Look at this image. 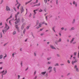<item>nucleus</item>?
<instances>
[{
	"label": "nucleus",
	"mask_w": 79,
	"mask_h": 79,
	"mask_svg": "<svg viewBox=\"0 0 79 79\" xmlns=\"http://www.w3.org/2000/svg\"><path fill=\"white\" fill-rule=\"evenodd\" d=\"M19 13H20L19 12H17V14H16L15 15V21H16V20H17V16H18V15H19Z\"/></svg>",
	"instance_id": "obj_2"
},
{
	"label": "nucleus",
	"mask_w": 79,
	"mask_h": 79,
	"mask_svg": "<svg viewBox=\"0 0 79 79\" xmlns=\"http://www.w3.org/2000/svg\"><path fill=\"white\" fill-rule=\"evenodd\" d=\"M31 16H32V14H31V13H30V14L29 15V17H31Z\"/></svg>",
	"instance_id": "obj_45"
},
{
	"label": "nucleus",
	"mask_w": 79,
	"mask_h": 79,
	"mask_svg": "<svg viewBox=\"0 0 79 79\" xmlns=\"http://www.w3.org/2000/svg\"><path fill=\"white\" fill-rule=\"evenodd\" d=\"M41 26H38V27H37L36 28V29H39V28H40V27H41Z\"/></svg>",
	"instance_id": "obj_42"
},
{
	"label": "nucleus",
	"mask_w": 79,
	"mask_h": 79,
	"mask_svg": "<svg viewBox=\"0 0 79 79\" xmlns=\"http://www.w3.org/2000/svg\"><path fill=\"white\" fill-rule=\"evenodd\" d=\"M31 1H29L28 2H25V5H27V4H28V3H30Z\"/></svg>",
	"instance_id": "obj_18"
},
{
	"label": "nucleus",
	"mask_w": 79,
	"mask_h": 79,
	"mask_svg": "<svg viewBox=\"0 0 79 79\" xmlns=\"http://www.w3.org/2000/svg\"><path fill=\"white\" fill-rule=\"evenodd\" d=\"M2 25V22H1L0 23V26Z\"/></svg>",
	"instance_id": "obj_58"
},
{
	"label": "nucleus",
	"mask_w": 79,
	"mask_h": 79,
	"mask_svg": "<svg viewBox=\"0 0 79 79\" xmlns=\"http://www.w3.org/2000/svg\"><path fill=\"white\" fill-rule=\"evenodd\" d=\"M37 78V76H36L34 78V79H36Z\"/></svg>",
	"instance_id": "obj_63"
},
{
	"label": "nucleus",
	"mask_w": 79,
	"mask_h": 79,
	"mask_svg": "<svg viewBox=\"0 0 79 79\" xmlns=\"http://www.w3.org/2000/svg\"><path fill=\"white\" fill-rule=\"evenodd\" d=\"M16 34V31H14L13 33V35H15V34Z\"/></svg>",
	"instance_id": "obj_32"
},
{
	"label": "nucleus",
	"mask_w": 79,
	"mask_h": 79,
	"mask_svg": "<svg viewBox=\"0 0 79 79\" xmlns=\"http://www.w3.org/2000/svg\"><path fill=\"white\" fill-rule=\"evenodd\" d=\"M29 26H28L27 27L26 29H29Z\"/></svg>",
	"instance_id": "obj_41"
},
{
	"label": "nucleus",
	"mask_w": 79,
	"mask_h": 79,
	"mask_svg": "<svg viewBox=\"0 0 79 79\" xmlns=\"http://www.w3.org/2000/svg\"><path fill=\"white\" fill-rule=\"evenodd\" d=\"M50 47L52 49H55V47H53L52 45H50Z\"/></svg>",
	"instance_id": "obj_12"
},
{
	"label": "nucleus",
	"mask_w": 79,
	"mask_h": 79,
	"mask_svg": "<svg viewBox=\"0 0 79 79\" xmlns=\"http://www.w3.org/2000/svg\"><path fill=\"white\" fill-rule=\"evenodd\" d=\"M35 15H34V14L33 15V18H35Z\"/></svg>",
	"instance_id": "obj_61"
},
{
	"label": "nucleus",
	"mask_w": 79,
	"mask_h": 79,
	"mask_svg": "<svg viewBox=\"0 0 79 79\" xmlns=\"http://www.w3.org/2000/svg\"><path fill=\"white\" fill-rule=\"evenodd\" d=\"M57 56H58L59 57L60 56L59 54H57Z\"/></svg>",
	"instance_id": "obj_56"
},
{
	"label": "nucleus",
	"mask_w": 79,
	"mask_h": 79,
	"mask_svg": "<svg viewBox=\"0 0 79 79\" xmlns=\"http://www.w3.org/2000/svg\"><path fill=\"white\" fill-rule=\"evenodd\" d=\"M25 32H26V29H24L23 31V34H24V33H25Z\"/></svg>",
	"instance_id": "obj_29"
},
{
	"label": "nucleus",
	"mask_w": 79,
	"mask_h": 79,
	"mask_svg": "<svg viewBox=\"0 0 79 79\" xmlns=\"http://www.w3.org/2000/svg\"><path fill=\"white\" fill-rule=\"evenodd\" d=\"M48 64H51V62H48Z\"/></svg>",
	"instance_id": "obj_49"
},
{
	"label": "nucleus",
	"mask_w": 79,
	"mask_h": 79,
	"mask_svg": "<svg viewBox=\"0 0 79 79\" xmlns=\"http://www.w3.org/2000/svg\"><path fill=\"white\" fill-rule=\"evenodd\" d=\"M41 25H42V23H39V26H41Z\"/></svg>",
	"instance_id": "obj_40"
},
{
	"label": "nucleus",
	"mask_w": 79,
	"mask_h": 79,
	"mask_svg": "<svg viewBox=\"0 0 79 79\" xmlns=\"http://www.w3.org/2000/svg\"><path fill=\"white\" fill-rule=\"evenodd\" d=\"M6 56H7L6 54L5 56H4L3 59H5V58H6Z\"/></svg>",
	"instance_id": "obj_38"
},
{
	"label": "nucleus",
	"mask_w": 79,
	"mask_h": 79,
	"mask_svg": "<svg viewBox=\"0 0 79 79\" xmlns=\"http://www.w3.org/2000/svg\"><path fill=\"white\" fill-rule=\"evenodd\" d=\"M0 35H1V38H2V32L0 33Z\"/></svg>",
	"instance_id": "obj_26"
},
{
	"label": "nucleus",
	"mask_w": 79,
	"mask_h": 79,
	"mask_svg": "<svg viewBox=\"0 0 79 79\" xmlns=\"http://www.w3.org/2000/svg\"><path fill=\"white\" fill-rule=\"evenodd\" d=\"M9 23L10 24V25H12V24H11V20H10L9 22Z\"/></svg>",
	"instance_id": "obj_27"
},
{
	"label": "nucleus",
	"mask_w": 79,
	"mask_h": 79,
	"mask_svg": "<svg viewBox=\"0 0 79 79\" xmlns=\"http://www.w3.org/2000/svg\"><path fill=\"white\" fill-rule=\"evenodd\" d=\"M51 58H52V57H50L49 58H48L47 60H50V59H51Z\"/></svg>",
	"instance_id": "obj_30"
},
{
	"label": "nucleus",
	"mask_w": 79,
	"mask_h": 79,
	"mask_svg": "<svg viewBox=\"0 0 79 79\" xmlns=\"http://www.w3.org/2000/svg\"><path fill=\"white\" fill-rule=\"evenodd\" d=\"M76 71L78 72L79 71V69H78V68L76 69Z\"/></svg>",
	"instance_id": "obj_43"
},
{
	"label": "nucleus",
	"mask_w": 79,
	"mask_h": 79,
	"mask_svg": "<svg viewBox=\"0 0 79 79\" xmlns=\"http://www.w3.org/2000/svg\"><path fill=\"white\" fill-rule=\"evenodd\" d=\"M40 3H39V4H36L34 5V6H40Z\"/></svg>",
	"instance_id": "obj_11"
},
{
	"label": "nucleus",
	"mask_w": 79,
	"mask_h": 79,
	"mask_svg": "<svg viewBox=\"0 0 79 79\" xmlns=\"http://www.w3.org/2000/svg\"><path fill=\"white\" fill-rule=\"evenodd\" d=\"M41 74H42V75H45V74H46V72H41Z\"/></svg>",
	"instance_id": "obj_13"
},
{
	"label": "nucleus",
	"mask_w": 79,
	"mask_h": 79,
	"mask_svg": "<svg viewBox=\"0 0 79 79\" xmlns=\"http://www.w3.org/2000/svg\"><path fill=\"white\" fill-rule=\"evenodd\" d=\"M56 3L58 5V0H56Z\"/></svg>",
	"instance_id": "obj_60"
},
{
	"label": "nucleus",
	"mask_w": 79,
	"mask_h": 79,
	"mask_svg": "<svg viewBox=\"0 0 79 79\" xmlns=\"http://www.w3.org/2000/svg\"><path fill=\"white\" fill-rule=\"evenodd\" d=\"M70 74V73H69L67 75V76H69Z\"/></svg>",
	"instance_id": "obj_64"
},
{
	"label": "nucleus",
	"mask_w": 79,
	"mask_h": 79,
	"mask_svg": "<svg viewBox=\"0 0 79 79\" xmlns=\"http://www.w3.org/2000/svg\"><path fill=\"white\" fill-rule=\"evenodd\" d=\"M55 28L54 27H52V29L53 31H54V32H56V31H55V29H54Z\"/></svg>",
	"instance_id": "obj_31"
},
{
	"label": "nucleus",
	"mask_w": 79,
	"mask_h": 79,
	"mask_svg": "<svg viewBox=\"0 0 79 79\" xmlns=\"http://www.w3.org/2000/svg\"><path fill=\"white\" fill-rule=\"evenodd\" d=\"M78 58H79V51L78 52Z\"/></svg>",
	"instance_id": "obj_50"
},
{
	"label": "nucleus",
	"mask_w": 79,
	"mask_h": 79,
	"mask_svg": "<svg viewBox=\"0 0 79 79\" xmlns=\"http://www.w3.org/2000/svg\"><path fill=\"white\" fill-rule=\"evenodd\" d=\"M75 23V19H74L72 22V23Z\"/></svg>",
	"instance_id": "obj_33"
},
{
	"label": "nucleus",
	"mask_w": 79,
	"mask_h": 79,
	"mask_svg": "<svg viewBox=\"0 0 79 79\" xmlns=\"http://www.w3.org/2000/svg\"><path fill=\"white\" fill-rule=\"evenodd\" d=\"M44 2L45 3H47V0H44Z\"/></svg>",
	"instance_id": "obj_37"
},
{
	"label": "nucleus",
	"mask_w": 79,
	"mask_h": 79,
	"mask_svg": "<svg viewBox=\"0 0 79 79\" xmlns=\"http://www.w3.org/2000/svg\"><path fill=\"white\" fill-rule=\"evenodd\" d=\"M24 21V19L22 18V22H23Z\"/></svg>",
	"instance_id": "obj_46"
},
{
	"label": "nucleus",
	"mask_w": 79,
	"mask_h": 79,
	"mask_svg": "<svg viewBox=\"0 0 79 79\" xmlns=\"http://www.w3.org/2000/svg\"><path fill=\"white\" fill-rule=\"evenodd\" d=\"M6 73H7V71L6 70L5 72L2 74V78H3V75H5Z\"/></svg>",
	"instance_id": "obj_7"
},
{
	"label": "nucleus",
	"mask_w": 79,
	"mask_h": 79,
	"mask_svg": "<svg viewBox=\"0 0 79 79\" xmlns=\"http://www.w3.org/2000/svg\"><path fill=\"white\" fill-rule=\"evenodd\" d=\"M7 44V43H5V44H4L3 46H5V45H6Z\"/></svg>",
	"instance_id": "obj_59"
},
{
	"label": "nucleus",
	"mask_w": 79,
	"mask_h": 79,
	"mask_svg": "<svg viewBox=\"0 0 79 79\" xmlns=\"http://www.w3.org/2000/svg\"><path fill=\"white\" fill-rule=\"evenodd\" d=\"M26 24V23H23V25H22V27H21V29L22 30H23V29H24V26H25V25Z\"/></svg>",
	"instance_id": "obj_8"
},
{
	"label": "nucleus",
	"mask_w": 79,
	"mask_h": 79,
	"mask_svg": "<svg viewBox=\"0 0 79 79\" xmlns=\"http://www.w3.org/2000/svg\"><path fill=\"white\" fill-rule=\"evenodd\" d=\"M74 38H72L71 41H70V44H72V43H73V42L74 41Z\"/></svg>",
	"instance_id": "obj_14"
},
{
	"label": "nucleus",
	"mask_w": 79,
	"mask_h": 79,
	"mask_svg": "<svg viewBox=\"0 0 79 79\" xmlns=\"http://www.w3.org/2000/svg\"><path fill=\"white\" fill-rule=\"evenodd\" d=\"M36 74V71H35V72L34 73V74L35 75Z\"/></svg>",
	"instance_id": "obj_54"
},
{
	"label": "nucleus",
	"mask_w": 79,
	"mask_h": 79,
	"mask_svg": "<svg viewBox=\"0 0 79 79\" xmlns=\"http://www.w3.org/2000/svg\"><path fill=\"white\" fill-rule=\"evenodd\" d=\"M52 69V67H49L48 68V69Z\"/></svg>",
	"instance_id": "obj_35"
},
{
	"label": "nucleus",
	"mask_w": 79,
	"mask_h": 79,
	"mask_svg": "<svg viewBox=\"0 0 79 79\" xmlns=\"http://www.w3.org/2000/svg\"><path fill=\"white\" fill-rule=\"evenodd\" d=\"M53 70L54 71H55V73H56V68H55V67L54 68Z\"/></svg>",
	"instance_id": "obj_19"
},
{
	"label": "nucleus",
	"mask_w": 79,
	"mask_h": 79,
	"mask_svg": "<svg viewBox=\"0 0 79 79\" xmlns=\"http://www.w3.org/2000/svg\"><path fill=\"white\" fill-rule=\"evenodd\" d=\"M6 11H11V10L10 9V7L8 6H6Z\"/></svg>",
	"instance_id": "obj_5"
},
{
	"label": "nucleus",
	"mask_w": 79,
	"mask_h": 79,
	"mask_svg": "<svg viewBox=\"0 0 79 79\" xmlns=\"http://www.w3.org/2000/svg\"><path fill=\"white\" fill-rule=\"evenodd\" d=\"M15 27L16 29L17 30V31H18V32L19 31V27H18V25H15Z\"/></svg>",
	"instance_id": "obj_6"
},
{
	"label": "nucleus",
	"mask_w": 79,
	"mask_h": 79,
	"mask_svg": "<svg viewBox=\"0 0 79 79\" xmlns=\"http://www.w3.org/2000/svg\"><path fill=\"white\" fill-rule=\"evenodd\" d=\"M5 72V70H3V71L0 72V74H3Z\"/></svg>",
	"instance_id": "obj_21"
},
{
	"label": "nucleus",
	"mask_w": 79,
	"mask_h": 79,
	"mask_svg": "<svg viewBox=\"0 0 79 79\" xmlns=\"http://www.w3.org/2000/svg\"><path fill=\"white\" fill-rule=\"evenodd\" d=\"M3 58V55H1L0 56V59H2Z\"/></svg>",
	"instance_id": "obj_23"
},
{
	"label": "nucleus",
	"mask_w": 79,
	"mask_h": 79,
	"mask_svg": "<svg viewBox=\"0 0 79 79\" xmlns=\"http://www.w3.org/2000/svg\"><path fill=\"white\" fill-rule=\"evenodd\" d=\"M12 18V15H11L10 17H9V18H8L6 20V21L7 22H8V19H11Z\"/></svg>",
	"instance_id": "obj_9"
},
{
	"label": "nucleus",
	"mask_w": 79,
	"mask_h": 79,
	"mask_svg": "<svg viewBox=\"0 0 79 79\" xmlns=\"http://www.w3.org/2000/svg\"><path fill=\"white\" fill-rule=\"evenodd\" d=\"M67 63H70V61H69V60H68L67 61Z\"/></svg>",
	"instance_id": "obj_57"
},
{
	"label": "nucleus",
	"mask_w": 79,
	"mask_h": 79,
	"mask_svg": "<svg viewBox=\"0 0 79 79\" xmlns=\"http://www.w3.org/2000/svg\"><path fill=\"white\" fill-rule=\"evenodd\" d=\"M77 65H75V66H74V68L75 69H77Z\"/></svg>",
	"instance_id": "obj_34"
},
{
	"label": "nucleus",
	"mask_w": 79,
	"mask_h": 79,
	"mask_svg": "<svg viewBox=\"0 0 79 79\" xmlns=\"http://www.w3.org/2000/svg\"><path fill=\"white\" fill-rule=\"evenodd\" d=\"M7 27H8V25L6 23V26L4 29L2 30V31L3 32V34H5V32H7V31H8V29H10V27L8 26V28H7Z\"/></svg>",
	"instance_id": "obj_1"
},
{
	"label": "nucleus",
	"mask_w": 79,
	"mask_h": 79,
	"mask_svg": "<svg viewBox=\"0 0 79 79\" xmlns=\"http://www.w3.org/2000/svg\"><path fill=\"white\" fill-rule=\"evenodd\" d=\"M19 20H20V19H19V18H18L16 22H15V23L16 24H17L18 23H19Z\"/></svg>",
	"instance_id": "obj_4"
},
{
	"label": "nucleus",
	"mask_w": 79,
	"mask_h": 79,
	"mask_svg": "<svg viewBox=\"0 0 79 79\" xmlns=\"http://www.w3.org/2000/svg\"><path fill=\"white\" fill-rule=\"evenodd\" d=\"M61 30H64V28L63 27H62V28H61Z\"/></svg>",
	"instance_id": "obj_47"
},
{
	"label": "nucleus",
	"mask_w": 79,
	"mask_h": 79,
	"mask_svg": "<svg viewBox=\"0 0 79 79\" xmlns=\"http://www.w3.org/2000/svg\"><path fill=\"white\" fill-rule=\"evenodd\" d=\"M39 20H37L36 22V24L37 25H38V24H39Z\"/></svg>",
	"instance_id": "obj_28"
},
{
	"label": "nucleus",
	"mask_w": 79,
	"mask_h": 79,
	"mask_svg": "<svg viewBox=\"0 0 79 79\" xmlns=\"http://www.w3.org/2000/svg\"><path fill=\"white\" fill-rule=\"evenodd\" d=\"M14 10H15V11H16V8H15V7H14Z\"/></svg>",
	"instance_id": "obj_51"
},
{
	"label": "nucleus",
	"mask_w": 79,
	"mask_h": 79,
	"mask_svg": "<svg viewBox=\"0 0 79 79\" xmlns=\"http://www.w3.org/2000/svg\"><path fill=\"white\" fill-rule=\"evenodd\" d=\"M18 79H19L20 78V76H19V75H18Z\"/></svg>",
	"instance_id": "obj_53"
},
{
	"label": "nucleus",
	"mask_w": 79,
	"mask_h": 79,
	"mask_svg": "<svg viewBox=\"0 0 79 79\" xmlns=\"http://www.w3.org/2000/svg\"><path fill=\"white\" fill-rule=\"evenodd\" d=\"M75 3H76V2H75V1H73V5H75Z\"/></svg>",
	"instance_id": "obj_48"
},
{
	"label": "nucleus",
	"mask_w": 79,
	"mask_h": 79,
	"mask_svg": "<svg viewBox=\"0 0 79 79\" xmlns=\"http://www.w3.org/2000/svg\"><path fill=\"white\" fill-rule=\"evenodd\" d=\"M54 66H59L58 63H56L55 64Z\"/></svg>",
	"instance_id": "obj_20"
},
{
	"label": "nucleus",
	"mask_w": 79,
	"mask_h": 79,
	"mask_svg": "<svg viewBox=\"0 0 79 79\" xmlns=\"http://www.w3.org/2000/svg\"><path fill=\"white\" fill-rule=\"evenodd\" d=\"M21 13H22L23 12H24V9H23V7H21Z\"/></svg>",
	"instance_id": "obj_10"
},
{
	"label": "nucleus",
	"mask_w": 79,
	"mask_h": 79,
	"mask_svg": "<svg viewBox=\"0 0 79 79\" xmlns=\"http://www.w3.org/2000/svg\"><path fill=\"white\" fill-rule=\"evenodd\" d=\"M72 30H74V27H72L70 29V31H72Z\"/></svg>",
	"instance_id": "obj_17"
},
{
	"label": "nucleus",
	"mask_w": 79,
	"mask_h": 79,
	"mask_svg": "<svg viewBox=\"0 0 79 79\" xmlns=\"http://www.w3.org/2000/svg\"><path fill=\"white\" fill-rule=\"evenodd\" d=\"M33 12L34 13V15H35V14H36V13H37V12H35V10H33Z\"/></svg>",
	"instance_id": "obj_24"
},
{
	"label": "nucleus",
	"mask_w": 79,
	"mask_h": 79,
	"mask_svg": "<svg viewBox=\"0 0 79 79\" xmlns=\"http://www.w3.org/2000/svg\"><path fill=\"white\" fill-rule=\"evenodd\" d=\"M16 2L17 3V4H16L15 5V6H16V5H17L19 4V2H18V0H16Z\"/></svg>",
	"instance_id": "obj_16"
},
{
	"label": "nucleus",
	"mask_w": 79,
	"mask_h": 79,
	"mask_svg": "<svg viewBox=\"0 0 79 79\" xmlns=\"http://www.w3.org/2000/svg\"><path fill=\"white\" fill-rule=\"evenodd\" d=\"M52 71V69H51L49 72V73H51Z\"/></svg>",
	"instance_id": "obj_44"
},
{
	"label": "nucleus",
	"mask_w": 79,
	"mask_h": 79,
	"mask_svg": "<svg viewBox=\"0 0 79 79\" xmlns=\"http://www.w3.org/2000/svg\"><path fill=\"white\" fill-rule=\"evenodd\" d=\"M38 10H39V9H36L35 10H35V11H38Z\"/></svg>",
	"instance_id": "obj_62"
},
{
	"label": "nucleus",
	"mask_w": 79,
	"mask_h": 79,
	"mask_svg": "<svg viewBox=\"0 0 79 79\" xmlns=\"http://www.w3.org/2000/svg\"><path fill=\"white\" fill-rule=\"evenodd\" d=\"M34 56H36V53H35V52L34 53Z\"/></svg>",
	"instance_id": "obj_55"
},
{
	"label": "nucleus",
	"mask_w": 79,
	"mask_h": 79,
	"mask_svg": "<svg viewBox=\"0 0 79 79\" xmlns=\"http://www.w3.org/2000/svg\"><path fill=\"white\" fill-rule=\"evenodd\" d=\"M77 59H75V61H72V64L74 65V63H77Z\"/></svg>",
	"instance_id": "obj_3"
},
{
	"label": "nucleus",
	"mask_w": 79,
	"mask_h": 79,
	"mask_svg": "<svg viewBox=\"0 0 79 79\" xmlns=\"http://www.w3.org/2000/svg\"><path fill=\"white\" fill-rule=\"evenodd\" d=\"M42 11H43L42 10V9H40V10H39V12H42Z\"/></svg>",
	"instance_id": "obj_22"
},
{
	"label": "nucleus",
	"mask_w": 79,
	"mask_h": 79,
	"mask_svg": "<svg viewBox=\"0 0 79 79\" xmlns=\"http://www.w3.org/2000/svg\"><path fill=\"white\" fill-rule=\"evenodd\" d=\"M21 6V4L19 3V4L18 5V6H17V9L18 10H19V6Z\"/></svg>",
	"instance_id": "obj_15"
},
{
	"label": "nucleus",
	"mask_w": 79,
	"mask_h": 79,
	"mask_svg": "<svg viewBox=\"0 0 79 79\" xmlns=\"http://www.w3.org/2000/svg\"><path fill=\"white\" fill-rule=\"evenodd\" d=\"M3 2V0H2L1 2V4H2Z\"/></svg>",
	"instance_id": "obj_52"
},
{
	"label": "nucleus",
	"mask_w": 79,
	"mask_h": 79,
	"mask_svg": "<svg viewBox=\"0 0 79 79\" xmlns=\"http://www.w3.org/2000/svg\"><path fill=\"white\" fill-rule=\"evenodd\" d=\"M48 16H46V20H47H47L48 19H47Z\"/></svg>",
	"instance_id": "obj_39"
},
{
	"label": "nucleus",
	"mask_w": 79,
	"mask_h": 79,
	"mask_svg": "<svg viewBox=\"0 0 79 79\" xmlns=\"http://www.w3.org/2000/svg\"><path fill=\"white\" fill-rule=\"evenodd\" d=\"M77 53V52H75L73 54L74 55H75V56H76Z\"/></svg>",
	"instance_id": "obj_25"
},
{
	"label": "nucleus",
	"mask_w": 79,
	"mask_h": 79,
	"mask_svg": "<svg viewBox=\"0 0 79 79\" xmlns=\"http://www.w3.org/2000/svg\"><path fill=\"white\" fill-rule=\"evenodd\" d=\"M61 41V38H60L59 40H58V42H60Z\"/></svg>",
	"instance_id": "obj_36"
}]
</instances>
